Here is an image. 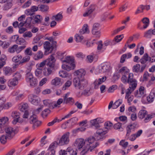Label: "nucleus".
Segmentation results:
<instances>
[{"label": "nucleus", "instance_id": "18", "mask_svg": "<svg viewBox=\"0 0 155 155\" xmlns=\"http://www.w3.org/2000/svg\"><path fill=\"white\" fill-rule=\"evenodd\" d=\"M77 76L74 78H78L79 79H84V76L85 74V71L83 69H80L75 72Z\"/></svg>", "mask_w": 155, "mask_h": 155}, {"label": "nucleus", "instance_id": "53", "mask_svg": "<svg viewBox=\"0 0 155 155\" xmlns=\"http://www.w3.org/2000/svg\"><path fill=\"white\" fill-rule=\"evenodd\" d=\"M152 35L151 29H150L145 33L144 36L147 38H150Z\"/></svg>", "mask_w": 155, "mask_h": 155}, {"label": "nucleus", "instance_id": "30", "mask_svg": "<svg viewBox=\"0 0 155 155\" xmlns=\"http://www.w3.org/2000/svg\"><path fill=\"white\" fill-rule=\"evenodd\" d=\"M89 32L88 26L87 24H85L83 26L82 29L80 31V33L81 34L88 33Z\"/></svg>", "mask_w": 155, "mask_h": 155}, {"label": "nucleus", "instance_id": "43", "mask_svg": "<svg viewBox=\"0 0 155 155\" xmlns=\"http://www.w3.org/2000/svg\"><path fill=\"white\" fill-rule=\"evenodd\" d=\"M17 45H15L12 46L10 47L8 49V51L12 53H14L15 51L16 52L17 49Z\"/></svg>", "mask_w": 155, "mask_h": 155}, {"label": "nucleus", "instance_id": "50", "mask_svg": "<svg viewBox=\"0 0 155 155\" xmlns=\"http://www.w3.org/2000/svg\"><path fill=\"white\" fill-rule=\"evenodd\" d=\"M140 67V64H137L133 66V71L136 73L139 72Z\"/></svg>", "mask_w": 155, "mask_h": 155}, {"label": "nucleus", "instance_id": "60", "mask_svg": "<svg viewBox=\"0 0 155 155\" xmlns=\"http://www.w3.org/2000/svg\"><path fill=\"white\" fill-rule=\"evenodd\" d=\"M12 5L6 3L4 5L3 9L4 10H8L10 9Z\"/></svg>", "mask_w": 155, "mask_h": 155}, {"label": "nucleus", "instance_id": "52", "mask_svg": "<svg viewBox=\"0 0 155 155\" xmlns=\"http://www.w3.org/2000/svg\"><path fill=\"white\" fill-rule=\"evenodd\" d=\"M137 137L136 136L135 134H133L131 135L130 136H129L128 138L126 137V135L125 136V138L126 140L129 139L131 141H134L135 140Z\"/></svg>", "mask_w": 155, "mask_h": 155}, {"label": "nucleus", "instance_id": "5", "mask_svg": "<svg viewBox=\"0 0 155 155\" xmlns=\"http://www.w3.org/2000/svg\"><path fill=\"white\" fill-rule=\"evenodd\" d=\"M110 69L109 64L107 63L101 64L98 68L95 70V73L97 74L100 73H104L109 72Z\"/></svg>", "mask_w": 155, "mask_h": 155}, {"label": "nucleus", "instance_id": "46", "mask_svg": "<svg viewBox=\"0 0 155 155\" xmlns=\"http://www.w3.org/2000/svg\"><path fill=\"white\" fill-rule=\"evenodd\" d=\"M119 145L121 146L123 148L125 149L128 145V142H125L124 140H121L119 143Z\"/></svg>", "mask_w": 155, "mask_h": 155}, {"label": "nucleus", "instance_id": "51", "mask_svg": "<svg viewBox=\"0 0 155 155\" xmlns=\"http://www.w3.org/2000/svg\"><path fill=\"white\" fill-rule=\"evenodd\" d=\"M24 53L25 55L30 56L32 55V51L31 48H27L25 51Z\"/></svg>", "mask_w": 155, "mask_h": 155}, {"label": "nucleus", "instance_id": "3", "mask_svg": "<svg viewBox=\"0 0 155 155\" xmlns=\"http://www.w3.org/2000/svg\"><path fill=\"white\" fill-rule=\"evenodd\" d=\"M73 84L76 89L82 90L87 87L88 82L84 79H79L77 78H74Z\"/></svg>", "mask_w": 155, "mask_h": 155}, {"label": "nucleus", "instance_id": "28", "mask_svg": "<svg viewBox=\"0 0 155 155\" xmlns=\"http://www.w3.org/2000/svg\"><path fill=\"white\" fill-rule=\"evenodd\" d=\"M7 58L5 55L2 54L0 57V69L2 68L6 64Z\"/></svg>", "mask_w": 155, "mask_h": 155}, {"label": "nucleus", "instance_id": "39", "mask_svg": "<svg viewBox=\"0 0 155 155\" xmlns=\"http://www.w3.org/2000/svg\"><path fill=\"white\" fill-rule=\"evenodd\" d=\"M141 21L144 24L143 28L144 29L147 28L149 23V19L147 18H144L141 20Z\"/></svg>", "mask_w": 155, "mask_h": 155}, {"label": "nucleus", "instance_id": "56", "mask_svg": "<svg viewBox=\"0 0 155 155\" xmlns=\"http://www.w3.org/2000/svg\"><path fill=\"white\" fill-rule=\"evenodd\" d=\"M123 35L117 36L114 38V40L117 42H118L121 41L124 38Z\"/></svg>", "mask_w": 155, "mask_h": 155}, {"label": "nucleus", "instance_id": "4", "mask_svg": "<svg viewBox=\"0 0 155 155\" xmlns=\"http://www.w3.org/2000/svg\"><path fill=\"white\" fill-rule=\"evenodd\" d=\"M64 61L66 62V63L62 65V68L63 69L68 71L74 69L75 65L73 58L67 56L66 58V60Z\"/></svg>", "mask_w": 155, "mask_h": 155}, {"label": "nucleus", "instance_id": "2", "mask_svg": "<svg viewBox=\"0 0 155 155\" xmlns=\"http://www.w3.org/2000/svg\"><path fill=\"white\" fill-rule=\"evenodd\" d=\"M121 80L123 83L125 84L128 83L130 86L127 90L126 92L125 98H127L134 91L137 86V81L134 78L133 74H130L128 76H124L121 78Z\"/></svg>", "mask_w": 155, "mask_h": 155}, {"label": "nucleus", "instance_id": "9", "mask_svg": "<svg viewBox=\"0 0 155 155\" xmlns=\"http://www.w3.org/2000/svg\"><path fill=\"white\" fill-rule=\"evenodd\" d=\"M20 113L16 111H13L11 113V117L14 119L12 123L14 124H16L17 123H21L23 122L22 119L20 118Z\"/></svg>", "mask_w": 155, "mask_h": 155}, {"label": "nucleus", "instance_id": "24", "mask_svg": "<svg viewBox=\"0 0 155 155\" xmlns=\"http://www.w3.org/2000/svg\"><path fill=\"white\" fill-rule=\"evenodd\" d=\"M43 20V19L41 16L40 15H37L34 18L32 21V23L33 24L41 23L42 24V21Z\"/></svg>", "mask_w": 155, "mask_h": 155}, {"label": "nucleus", "instance_id": "31", "mask_svg": "<svg viewBox=\"0 0 155 155\" xmlns=\"http://www.w3.org/2000/svg\"><path fill=\"white\" fill-rule=\"evenodd\" d=\"M3 71L5 74L6 76H9L12 73V68L8 67H4L3 68Z\"/></svg>", "mask_w": 155, "mask_h": 155}, {"label": "nucleus", "instance_id": "55", "mask_svg": "<svg viewBox=\"0 0 155 155\" xmlns=\"http://www.w3.org/2000/svg\"><path fill=\"white\" fill-rule=\"evenodd\" d=\"M59 75L62 78H65L67 76L68 74L65 71H61L59 72Z\"/></svg>", "mask_w": 155, "mask_h": 155}, {"label": "nucleus", "instance_id": "61", "mask_svg": "<svg viewBox=\"0 0 155 155\" xmlns=\"http://www.w3.org/2000/svg\"><path fill=\"white\" fill-rule=\"evenodd\" d=\"M53 18H54L55 20L57 21H58L61 19L63 18V16L60 13H58L57 15L53 16Z\"/></svg>", "mask_w": 155, "mask_h": 155}, {"label": "nucleus", "instance_id": "42", "mask_svg": "<svg viewBox=\"0 0 155 155\" xmlns=\"http://www.w3.org/2000/svg\"><path fill=\"white\" fill-rule=\"evenodd\" d=\"M97 44L98 45L97 49L98 50L103 52L105 49L103 48L104 45L102 44V41H98Z\"/></svg>", "mask_w": 155, "mask_h": 155}, {"label": "nucleus", "instance_id": "26", "mask_svg": "<svg viewBox=\"0 0 155 155\" xmlns=\"http://www.w3.org/2000/svg\"><path fill=\"white\" fill-rule=\"evenodd\" d=\"M43 102L45 106L49 107L51 109L54 108L53 105L55 104L49 100H44L43 101Z\"/></svg>", "mask_w": 155, "mask_h": 155}, {"label": "nucleus", "instance_id": "8", "mask_svg": "<svg viewBox=\"0 0 155 155\" xmlns=\"http://www.w3.org/2000/svg\"><path fill=\"white\" fill-rule=\"evenodd\" d=\"M70 133L67 132L65 133L60 139L58 144L60 146H63L68 144L70 141Z\"/></svg>", "mask_w": 155, "mask_h": 155}, {"label": "nucleus", "instance_id": "41", "mask_svg": "<svg viewBox=\"0 0 155 155\" xmlns=\"http://www.w3.org/2000/svg\"><path fill=\"white\" fill-rule=\"evenodd\" d=\"M16 43L20 45H25L26 46L27 43L25 41V40L23 38H18V40L17 41Z\"/></svg>", "mask_w": 155, "mask_h": 155}, {"label": "nucleus", "instance_id": "40", "mask_svg": "<svg viewBox=\"0 0 155 155\" xmlns=\"http://www.w3.org/2000/svg\"><path fill=\"white\" fill-rule=\"evenodd\" d=\"M114 128V129L118 130L120 131H122L123 130V128L122 127L121 124L120 122H117L115 124Z\"/></svg>", "mask_w": 155, "mask_h": 155}, {"label": "nucleus", "instance_id": "32", "mask_svg": "<svg viewBox=\"0 0 155 155\" xmlns=\"http://www.w3.org/2000/svg\"><path fill=\"white\" fill-rule=\"evenodd\" d=\"M28 107V104L27 103H21L19 104L18 108L20 111L24 112L27 111V109Z\"/></svg>", "mask_w": 155, "mask_h": 155}, {"label": "nucleus", "instance_id": "27", "mask_svg": "<svg viewBox=\"0 0 155 155\" xmlns=\"http://www.w3.org/2000/svg\"><path fill=\"white\" fill-rule=\"evenodd\" d=\"M97 129L96 131L97 134H100L102 135H104L108 132V128L106 127L103 128H97Z\"/></svg>", "mask_w": 155, "mask_h": 155}, {"label": "nucleus", "instance_id": "34", "mask_svg": "<svg viewBox=\"0 0 155 155\" xmlns=\"http://www.w3.org/2000/svg\"><path fill=\"white\" fill-rule=\"evenodd\" d=\"M147 114V111L145 110H141L138 113V117L140 119H143L146 116Z\"/></svg>", "mask_w": 155, "mask_h": 155}, {"label": "nucleus", "instance_id": "62", "mask_svg": "<svg viewBox=\"0 0 155 155\" xmlns=\"http://www.w3.org/2000/svg\"><path fill=\"white\" fill-rule=\"evenodd\" d=\"M86 129V128L84 127H81L76 129L74 130L73 131L74 133H75L79 131H85Z\"/></svg>", "mask_w": 155, "mask_h": 155}, {"label": "nucleus", "instance_id": "36", "mask_svg": "<svg viewBox=\"0 0 155 155\" xmlns=\"http://www.w3.org/2000/svg\"><path fill=\"white\" fill-rule=\"evenodd\" d=\"M58 145H59L58 142V143L56 141L53 142L50 144L48 149V150H54V149L56 148Z\"/></svg>", "mask_w": 155, "mask_h": 155}, {"label": "nucleus", "instance_id": "15", "mask_svg": "<svg viewBox=\"0 0 155 155\" xmlns=\"http://www.w3.org/2000/svg\"><path fill=\"white\" fill-rule=\"evenodd\" d=\"M145 93V88L141 86L139 88V91H136L135 92L134 94L137 97H140L143 96Z\"/></svg>", "mask_w": 155, "mask_h": 155}, {"label": "nucleus", "instance_id": "58", "mask_svg": "<svg viewBox=\"0 0 155 155\" xmlns=\"http://www.w3.org/2000/svg\"><path fill=\"white\" fill-rule=\"evenodd\" d=\"M67 150L68 152H69L70 155H77V152L76 150L71 149L70 148H68L67 149Z\"/></svg>", "mask_w": 155, "mask_h": 155}, {"label": "nucleus", "instance_id": "45", "mask_svg": "<svg viewBox=\"0 0 155 155\" xmlns=\"http://www.w3.org/2000/svg\"><path fill=\"white\" fill-rule=\"evenodd\" d=\"M7 139H9L7 137V136L6 135H2L0 137L1 142L3 144L5 143Z\"/></svg>", "mask_w": 155, "mask_h": 155}, {"label": "nucleus", "instance_id": "22", "mask_svg": "<svg viewBox=\"0 0 155 155\" xmlns=\"http://www.w3.org/2000/svg\"><path fill=\"white\" fill-rule=\"evenodd\" d=\"M151 61V58L149 57L147 53H145L140 60V61L142 64H144L146 62Z\"/></svg>", "mask_w": 155, "mask_h": 155}, {"label": "nucleus", "instance_id": "57", "mask_svg": "<svg viewBox=\"0 0 155 155\" xmlns=\"http://www.w3.org/2000/svg\"><path fill=\"white\" fill-rule=\"evenodd\" d=\"M39 8L41 11L45 12L48 9V7L47 5H42L40 6Z\"/></svg>", "mask_w": 155, "mask_h": 155}, {"label": "nucleus", "instance_id": "33", "mask_svg": "<svg viewBox=\"0 0 155 155\" xmlns=\"http://www.w3.org/2000/svg\"><path fill=\"white\" fill-rule=\"evenodd\" d=\"M76 41L77 42H81L82 43L85 42V40L84 39L83 37L78 34H76L75 35Z\"/></svg>", "mask_w": 155, "mask_h": 155}, {"label": "nucleus", "instance_id": "23", "mask_svg": "<svg viewBox=\"0 0 155 155\" xmlns=\"http://www.w3.org/2000/svg\"><path fill=\"white\" fill-rule=\"evenodd\" d=\"M119 72L123 74L121 78L124 76H127L130 74H133L132 73H129V70L126 67H123L121 68L119 71Z\"/></svg>", "mask_w": 155, "mask_h": 155}, {"label": "nucleus", "instance_id": "29", "mask_svg": "<svg viewBox=\"0 0 155 155\" xmlns=\"http://www.w3.org/2000/svg\"><path fill=\"white\" fill-rule=\"evenodd\" d=\"M18 83V81L14 78L10 79L8 81V85L9 87H12L16 85Z\"/></svg>", "mask_w": 155, "mask_h": 155}, {"label": "nucleus", "instance_id": "10", "mask_svg": "<svg viewBox=\"0 0 155 155\" xmlns=\"http://www.w3.org/2000/svg\"><path fill=\"white\" fill-rule=\"evenodd\" d=\"M5 130L6 135L9 139H11L15 135V130L11 127H6Z\"/></svg>", "mask_w": 155, "mask_h": 155}, {"label": "nucleus", "instance_id": "47", "mask_svg": "<svg viewBox=\"0 0 155 155\" xmlns=\"http://www.w3.org/2000/svg\"><path fill=\"white\" fill-rule=\"evenodd\" d=\"M71 82L70 81H68L64 84L62 89L63 90H65L68 89L71 85Z\"/></svg>", "mask_w": 155, "mask_h": 155}, {"label": "nucleus", "instance_id": "44", "mask_svg": "<svg viewBox=\"0 0 155 155\" xmlns=\"http://www.w3.org/2000/svg\"><path fill=\"white\" fill-rule=\"evenodd\" d=\"M90 123L92 125L94 126L96 128L100 127L99 124L98 123V122L96 119L91 120Z\"/></svg>", "mask_w": 155, "mask_h": 155}, {"label": "nucleus", "instance_id": "59", "mask_svg": "<svg viewBox=\"0 0 155 155\" xmlns=\"http://www.w3.org/2000/svg\"><path fill=\"white\" fill-rule=\"evenodd\" d=\"M33 21L31 17H29L27 18L25 22V24H26V25H28V26H30L31 25V23H32V21Z\"/></svg>", "mask_w": 155, "mask_h": 155}, {"label": "nucleus", "instance_id": "20", "mask_svg": "<svg viewBox=\"0 0 155 155\" xmlns=\"http://www.w3.org/2000/svg\"><path fill=\"white\" fill-rule=\"evenodd\" d=\"M96 5H91L89 8L88 10L85 12L83 15V16L84 17H86L89 16L95 9Z\"/></svg>", "mask_w": 155, "mask_h": 155}, {"label": "nucleus", "instance_id": "35", "mask_svg": "<svg viewBox=\"0 0 155 155\" xmlns=\"http://www.w3.org/2000/svg\"><path fill=\"white\" fill-rule=\"evenodd\" d=\"M93 137L94 139V143H97L99 144L98 142H95V140H102L104 138V135H102L100 134L96 133L94 134V137Z\"/></svg>", "mask_w": 155, "mask_h": 155}, {"label": "nucleus", "instance_id": "1", "mask_svg": "<svg viewBox=\"0 0 155 155\" xmlns=\"http://www.w3.org/2000/svg\"><path fill=\"white\" fill-rule=\"evenodd\" d=\"M94 138L93 137H89L86 139L84 141L82 138L77 139L75 141L74 145L79 150L84 144V147L81 152L80 155H85L89 151H92L93 149L99 145L97 143H94Z\"/></svg>", "mask_w": 155, "mask_h": 155}, {"label": "nucleus", "instance_id": "37", "mask_svg": "<svg viewBox=\"0 0 155 155\" xmlns=\"http://www.w3.org/2000/svg\"><path fill=\"white\" fill-rule=\"evenodd\" d=\"M76 111H77L76 110H73L71 111L69 114L64 116V117L62 118L61 120L58 119L57 118V122L59 123L60 121H61L62 120H64L66 118H68L70 117L71 116V115L76 112Z\"/></svg>", "mask_w": 155, "mask_h": 155}, {"label": "nucleus", "instance_id": "6", "mask_svg": "<svg viewBox=\"0 0 155 155\" xmlns=\"http://www.w3.org/2000/svg\"><path fill=\"white\" fill-rule=\"evenodd\" d=\"M30 56L26 55L23 58L20 54L14 56L12 58V61L15 63H18L19 64H22L28 61L30 59Z\"/></svg>", "mask_w": 155, "mask_h": 155}, {"label": "nucleus", "instance_id": "38", "mask_svg": "<svg viewBox=\"0 0 155 155\" xmlns=\"http://www.w3.org/2000/svg\"><path fill=\"white\" fill-rule=\"evenodd\" d=\"M8 123V118L7 117H4L0 119V124L4 126Z\"/></svg>", "mask_w": 155, "mask_h": 155}, {"label": "nucleus", "instance_id": "19", "mask_svg": "<svg viewBox=\"0 0 155 155\" xmlns=\"http://www.w3.org/2000/svg\"><path fill=\"white\" fill-rule=\"evenodd\" d=\"M106 77H103L101 78H99L98 80H96L94 82V87L95 89H97L99 85L101 84L103 82H104L106 80Z\"/></svg>", "mask_w": 155, "mask_h": 155}, {"label": "nucleus", "instance_id": "21", "mask_svg": "<svg viewBox=\"0 0 155 155\" xmlns=\"http://www.w3.org/2000/svg\"><path fill=\"white\" fill-rule=\"evenodd\" d=\"M63 82V80L62 79L58 77H56L52 80L51 84L55 86L60 85L62 84Z\"/></svg>", "mask_w": 155, "mask_h": 155}, {"label": "nucleus", "instance_id": "13", "mask_svg": "<svg viewBox=\"0 0 155 155\" xmlns=\"http://www.w3.org/2000/svg\"><path fill=\"white\" fill-rule=\"evenodd\" d=\"M29 120L30 124H34V127L38 126L40 123V122L37 120L36 116L34 115H32L30 117Z\"/></svg>", "mask_w": 155, "mask_h": 155}, {"label": "nucleus", "instance_id": "14", "mask_svg": "<svg viewBox=\"0 0 155 155\" xmlns=\"http://www.w3.org/2000/svg\"><path fill=\"white\" fill-rule=\"evenodd\" d=\"M69 94V93H67L64 96L63 103L73 104L74 103V99L72 97H68Z\"/></svg>", "mask_w": 155, "mask_h": 155}, {"label": "nucleus", "instance_id": "54", "mask_svg": "<svg viewBox=\"0 0 155 155\" xmlns=\"http://www.w3.org/2000/svg\"><path fill=\"white\" fill-rule=\"evenodd\" d=\"M45 64H46V60L43 61L39 64H37L36 66L37 68L42 69L43 67H44Z\"/></svg>", "mask_w": 155, "mask_h": 155}, {"label": "nucleus", "instance_id": "12", "mask_svg": "<svg viewBox=\"0 0 155 155\" xmlns=\"http://www.w3.org/2000/svg\"><path fill=\"white\" fill-rule=\"evenodd\" d=\"M29 101L32 104L37 105L39 103L40 99L38 96L33 95H30L28 96Z\"/></svg>", "mask_w": 155, "mask_h": 155}, {"label": "nucleus", "instance_id": "11", "mask_svg": "<svg viewBox=\"0 0 155 155\" xmlns=\"http://www.w3.org/2000/svg\"><path fill=\"white\" fill-rule=\"evenodd\" d=\"M46 61V65L48 67L54 68L56 60L53 55H51Z\"/></svg>", "mask_w": 155, "mask_h": 155}, {"label": "nucleus", "instance_id": "48", "mask_svg": "<svg viewBox=\"0 0 155 155\" xmlns=\"http://www.w3.org/2000/svg\"><path fill=\"white\" fill-rule=\"evenodd\" d=\"M23 37L26 38H31L32 36V34L31 32L28 31L24 33L22 35Z\"/></svg>", "mask_w": 155, "mask_h": 155}, {"label": "nucleus", "instance_id": "25", "mask_svg": "<svg viewBox=\"0 0 155 155\" xmlns=\"http://www.w3.org/2000/svg\"><path fill=\"white\" fill-rule=\"evenodd\" d=\"M54 68H51V67H48L43 71V74L45 76H48L53 73V71Z\"/></svg>", "mask_w": 155, "mask_h": 155}, {"label": "nucleus", "instance_id": "16", "mask_svg": "<svg viewBox=\"0 0 155 155\" xmlns=\"http://www.w3.org/2000/svg\"><path fill=\"white\" fill-rule=\"evenodd\" d=\"M135 127L136 126L134 124H130L127 126L126 128L127 133L126 135L127 137L128 138L131 133L134 131Z\"/></svg>", "mask_w": 155, "mask_h": 155}, {"label": "nucleus", "instance_id": "7", "mask_svg": "<svg viewBox=\"0 0 155 155\" xmlns=\"http://www.w3.org/2000/svg\"><path fill=\"white\" fill-rule=\"evenodd\" d=\"M25 79L27 82H29L30 86L32 87H35L37 84V80L33 77L30 72H28L26 74Z\"/></svg>", "mask_w": 155, "mask_h": 155}, {"label": "nucleus", "instance_id": "63", "mask_svg": "<svg viewBox=\"0 0 155 155\" xmlns=\"http://www.w3.org/2000/svg\"><path fill=\"white\" fill-rule=\"evenodd\" d=\"M42 69L37 68L35 72V74L36 76L39 77L42 73Z\"/></svg>", "mask_w": 155, "mask_h": 155}, {"label": "nucleus", "instance_id": "17", "mask_svg": "<svg viewBox=\"0 0 155 155\" xmlns=\"http://www.w3.org/2000/svg\"><path fill=\"white\" fill-rule=\"evenodd\" d=\"M44 47L46 51H49L50 52H51L54 48V46L52 45L48 41H46L44 42Z\"/></svg>", "mask_w": 155, "mask_h": 155}, {"label": "nucleus", "instance_id": "49", "mask_svg": "<svg viewBox=\"0 0 155 155\" xmlns=\"http://www.w3.org/2000/svg\"><path fill=\"white\" fill-rule=\"evenodd\" d=\"M43 108V106L42 105L40 107L33 110L32 112L33 115L36 116L37 114H39L40 112L42 110Z\"/></svg>", "mask_w": 155, "mask_h": 155}, {"label": "nucleus", "instance_id": "64", "mask_svg": "<svg viewBox=\"0 0 155 155\" xmlns=\"http://www.w3.org/2000/svg\"><path fill=\"white\" fill-rule=\"evenodd\" d=\"M39 41L40 40H39V38H38V37L36 36L33 39L32 44H38V45L39 46H40V43Z\"/></svg>", "mask_w": 155, "mask_h": 155}]
</instances>
